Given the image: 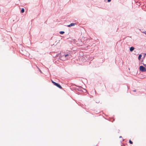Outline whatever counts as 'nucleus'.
I'll list each match as a JSON object with an SVG mask.
<instances>
[{
    "instance_id": "f257e3e1",
    "label": "nucleus",
    "mask_w": 146,
    "mask_h": 146,
    "mask_svg": "<svg viewBox=\"0 0 146 146\" xmlns=\"http://www.w3.org/2000/svg\"><path fill=\"white\" fill-rule=\"evenodd\" d=\"M77 90L83 92H86V90L85 89L83 88L82 87H78L77 88Z\"/></svg>"
},
{
    "instance_id": "f03ea898",
    "label": "nucleus",
    "mask_w": 146,
    "mask_h": 146,
    "mask_svg": "<svg viewBox=\"0 0 146 146\" xmlns=\"http://www.w3.org/2000/svg\"><path fill=\"white\" fill-rule=\"evenodd\" d=\"M139 69L140 71L142 72H145L146 71V68L142 66H140Z\"/></svg>"
},
{
    "instance_id": "7ed1b4c3",
    "label": "nucleus",
    "mask_w": 146,
    "mask_h": 146,
    "mask_svg": "<svg viewBox=\"0 0 146 146\" xmlns=\"http://www.w3.org/2000/svg\"><path fill=\"white\" fill-rule=\"evenodd\" d=\"M64 56L67 59L70 58L71 57V55L70 53L65 54Z\"/></svg>"
},
{
    "instance_id": "20e7f679",
    "label": "nucleus",
    "mask_w": 146,
    "mask_h": 146,
    "mask_svg": "<svg viewBox=\"0 0 146 146\" xmlns=\"http://www.w3.org/2000/svg\"><path fill=\"white\" fill-rule=\"evenodd\" d=\"M54 85L56 86H57L60 89H62V87L60 86V85L58 84V83H57L56 82L54 83Z\"/></svg>"
},
{
    "instance_id": "39448f33",
    "label": "nucleus",
    "mask_w": 146,
    "mask_h": 146,
    "mask_svg": "<svg viewBox=\"0 0 146 146\" xmlns=\"http://www.w3.org/2000/svg\"><path fill=\"white\" fill-rule=\"evenodd\" d=\"M76 24V23H71L69 25H67V27H70Z\"/></svg>"
},
{
    "instance_id": "423d86ee",
    "label": "nucleus",
    "mask_w": 146,
    "mask_h": 146,
    "mask_svg": "<svg viewBox=\"0 0 146 146\" xmlns=\"http://www.w3.org/2000/svg\"><path fill=\"white\" fill-rule=\"evenodd\" d=\"M134 49V48L133 47H131L130 48V51L131 52H132L133 50Z\"/></svg>"
},
{
    "instance_id": "0eeeda50",
    "label": "nucleus",
    "mask_w": 146,
    "mask_h": 146,
    "mask_svg": "<svg viewBox=\"0 0 146 146\" xmlns=\"http://www.w3.org/2000/svg\"><path fill=\"white\" fill-rule=\"evenodd\" d=\"M142 56L141 54H139L138 57V59L139 60H140Z\"/></svg>"
},
{
    "instance_id": "6e6552de",
    "label": "nucleus",
    "mask_w": 146,
    "mask_h": 146,
    "mask_svg": "<svg viewBox=\"0 0 146 146\" xmlns=\"http://www.w3.org/2000/svg\"><path fill=\"white\" fill-rule=\"evenodd\" d=\"M24 11H25L24 9V8H22L21 10V13H23L24 12Z\"/></svg>"
},
{
    "instance_id": "1a4fd4ad",
    "label": "nucleus",
    "mask_w": 146,
    "mask_h": 146,
    "mask_svg": "<svg viewBox=\"0 0 146 146\" xmlns=\"http://www.w3.org/2000/svg\"><path fill=\"white\" fill-rule=\"evenodd\" d=\"M59 33L61 34H62L64 33V32L63 31H61Z\"/></svg>"
},
{
    "instance_id": "9d476101",
    "label": "nucleus",
    "mask_w": 146,
    "mask_h": 146,
    "mask_svg": "<svg viewBox=\"0 0 146 146\" xmlns=\"http://www.w3.org/2000/svg\"><path fill=\"white\" fill-rule=\"evenodd\" d=\"M129 143L131 144H132L133 143V142L132 141H131V140H129Z\"/></svg>"
},
{
    "instance_id": "9b49d317",
    "label": "nucleus",
    "mask_w": 146,
    "mask_h": 146,
    "mask_svg": "<svg viewBox=\"0 0 146 146\" xmlns=\"http://www.w3.org/2000/svg\"><path fill=\"white\" fill-rule=\"evenodd\" d=\"M52 83H53V84H54V83H55V82H54L52 80Z\"/></svg>"
},
{
    "instance_id": "f8f14e48",
    "label": "nucleus",
    "mask_w": 146,
    "mask_h": 146,
    "mask_svg": "<svg viewBox=\"0 0 146 146\" xmlns=\"http://www.w3.org/2000/svg\"><path fill=\"white\" fill-rule=\"evenodd\" d=\"M143 64V65H144L145 66V67L146 68V64Z\"/></svg>"
},
{
    "instance_id": "ddd939ff",
    "label": "nucleus",
    "mask_w": 146,
    "mask_h": 146,
    "mask_svg": "<svg viewBox=\"0 0 146 146\" xmlns=\"http://www.w3.org/2000/svg\"><path fill=\"white\" fill-rule=\"evenodd\" d=\"M39 70H40V72H41V73H42V72L41 71V70L39 69Z\"/></svg>"
},
{
    "instance_id": "4468645a",
    "label": "nucleus",
    "mask_w": 146,
    "mask_h": 146,
    "mask_svg": "<svg viewBox=\"0 0 146 146\" xmlns=\"http://www.w3.org/2000/svg\"><path fill=\"white\" fill-rule=\"evenodd\" d=\"M133 92H135L136 91V90H133Z\"/></svg>"
},
{
    "instance_id": "2eb2a0df",
    "label": "nucleus",
    "mask_w": 146,
    "mask_h": 146,
    "mask_svg": "<svg viewBox=\"0 0 146 146\" xmlns=\"http://www.w3.org/2000/svg\"><path fill=\"white\" fill-rule=\"evenodd\" d=\"M144 33H145V34H146V31H145V32H144Z\"/></svg>"
},
{
    "instance_id": "dca6fc26",
    "label": "nucleus",
    "mask_w": 146,
    "mask_h": 146,
    "mask_svg": "<svg viewBox=\"0 0 146 146\" xmlns=\"http://www.w3.org/2000/svg\"><path fill=\"white\" fill-rule=\"evenodd\" d=\"M121 137H121V136H120V137H119V138H121Z\"/></svg>"
},
{
    "instance_id": "f3484780",
    "label": "nucleus",
    "mask_w": 146,
    "mask_h": 146,
    "mask_svg": "<svg viewBox=\"0 0 146 146\" xmlns=\"http://www.w3.org/2000/svg\"><path fill=\"white\" fill-rule=\"evenodd\" d=\"M145 55L146 56V53H145Z\"/></svg>"
}]
</instances>
